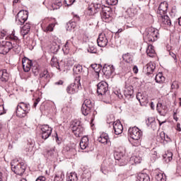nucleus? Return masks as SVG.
I'll return each instance as SVG.
<instances>
[{
  "instance_id": "nucleus-19",
  "label": "nucleus",
  "mask_w": 181,
  "mask_h": 181,
  "mask_svg": "<svg viewBox=\"0 0 181 181\" xmlns=\"http://www.w3.org/2000/svg\"><path fill=\"white\" fill-rule=\"evenodd\" d=\"M144 69L147 74H152L155 69H156V66H155L153 62H149L144 66Z\"/></svg>"
},
{
  "instance_id": "nucleus-45",
  "label": "nucleus",
  "mask_w": 181,
  "mask_h": 181,
  "mask_svg": "<svg viewBox=\"0 0 181 181\" xmlns=\"http://www.w3.org/2000/svg\"><path fill=\"white\" fill-rule=\"evenodd\" d=\"M109 5H117L118 4V0H107Z\"/></svg>"
},
{
  "instance_id": "nucleus-48",
  "label": "nucleus",
  "mask_w": 181,
  "mask_h": 181,
  "mask_svg": "<svg viewBox=\"0 0 181 181\" xmlns=\"http://www.w3.org/2000/svg\"><path fill=\"white\" fill-rule=\"evenodd\" d=\"M47 154L49 155L50 156H52V155H53V153H54V149H50V150H47Z\"/></svg>"
},
{
  "instance_id": "nucleus-52",
  "label": "nucleus",
  "mask_w": 181,
  "mask_h": 181,
  "mask_svg": "<svg viewBox=\"0 0 181 181\" xmlns=\"http://www.w3.org/2000/svg\"><path fill=\"white\" fill-rule=\"evenodd\" d=\"M63 84V81H59L55 82V86H62Z\"/></svg>"
},
{
  "instance_id": "nucleus-10",
  "label": "nucleus",
  "mask_w": 181,
  "mask_h": 181,
  "mask_svg": "<svg viewBox=\"0 0 181 181\" xmlns=\"http://www.w3.org/2000/svg\"><path fill=\"white\" fill-rule=\"evenodd\" d=\"M102 13H100L102 20L103 22H110L112 20V11L110 8H107V10H104V8L101 10Z\"/></svg>"
},
{
  "instance_id": "nucleus-59",
  "label": "nucleus",
  "mask_w": 181,
  "mask_h": 181,
  "mask_svg": "<svg viewBox=\"0 0 181 181\" xmlns=\"http://www.w3.org/2000/svg\"><path fill=\"white\" fill-rule=\"evenodd\" d=\"M165 122H166V120L163 121V122H160V120H158V124H159L160 127V125H162V124H165Z\"/></svg>"
},
{
  "instance_id": "nucleus-37",
  "label": "nucleus",
  "mask_w": 181,
  "mask_h": 181,
  "mask_svg": "<svg viewBox=\"0 0 181 181\" xmlns=\"http://www.w3.org/2000/svg\"><path fill=\"white\" fill-rule=\"evenodd\" d=\"M64 177V175L63 173L56 174L54 178V181H63Z\"/></svg>"
},
{
  "instance_id": "nucleus-25",
  "label": "nucleus",
  "mask_w": 181,
  "mask_h": 181,
  "mask_svg": "<svg viewBox=\"0 0 181 181\" xmlns=\"http://www.w3.org/2000/svg\"><path fill=\"white\" fill-rule=\"evenodd\" d=\"M18 107H21V109L25 111V112L28 113L29 111H30V105H29V103H25L23 102H21L20 103H18V105H17Z\"/></svg>"
},
{
  "instance_id": "nucleus-55",
  "label": "nucleus",
  "mask_w": 181,
  "mask_h": 181,
  "mask_svg": "<svg viewBox=\"0 0 181 181\" xmlns=\"http://www.w3.org/2000/svg\"><path fill=\"white\" fill-rule=\"evenodd\" d=\"M69 4H68V6H70V5H73V4H74L75 1L76 0H68Z\"/></svg>"
},
{
  "instance_id": "nucleus-54",
  "label": "nucleus",
  "mask_w": 181,
  "mask_h": 181,
  "mask_svg": "<svg viewBox=\"0 0 181 181\" xmlns=\"http://www.w3.org/2000/svg\"><path fill=\"white\" fill-rule=\"evenodd\" d=\"M170 56L173 57V59H176V54L170 52Z\"/></svg>"
},
{
  "instance_id": "nucleus-24",
  "label": "nucleus",
  "mask_w": 181,
  "mask_h": 181,
  "mask_svg": "<svg viewBox=\"0 0 181 181\" xmlns=\"http://www.w3.org/2000/svg\"><path fill=\"white\" fill-rule=\"evenodd\" d=\"M136 99L138 100V101H139L140 104H142V103H148V97H146L141 92H139L137 93Z\"/></svg>"
},
{
  "instance_id": "nucleus-40",
  "label": "nucleus",
  "mask_w": 181,
  "mask_h": 181,
  "mask_svg": "<svg viewBox=\"0 0 181 181\" xmlns=\"http://www.w3.org/2000/svg\"><path fill=\"white\" fill-rule=\"evenodd\" d=\"M50 135H52V132H50V131H48L47 132H42V139H47V138H49V136H50Z\"/></svg>"
},
{
  "instance_id": "nucleus-32",
  "label": "nucleus",
  "mask_w": 181,
  "mask_h": 181,
  "mask_svg": "<svg viewBox=\"0 0 181 181\" xmlns=\"http://www.w3.org/2000/svg\"><path fill=\"white\" fill-rule=\"evenodd\" d=\"M146 53L150 57H152L153 54H155V49H153V45H150L148 46Z\"/></svg>"
},
{
  "instance_id": "nucleus-28",
  "label": "nucleus",
  "mask_w": 181,
  "mask_h": 181,
  "mask_svg": "<svg viewBox=\"0 0 181 181\" xmlns=\"http://www.w3.org/2000/svg\"><path fill=\"white\" fill-rule=\"evenodd\" d=\"M146 124L148 125V127H149V125H151V127L153 128V129H156V122H155V118H148L146 121Z\"/></svg>"
},
{
  "instance_id": "nucleus-46",
  "label": "nucleus",
  "mask_w": 181,
  "mask_h": 181,
  "mask_svg": "<svg viewBox=\"0 0 181 181\" xmlns=\"http://www.w3.org/2000/svg\"><path fill=\"white\" fill-rule=\"evenodd\" d=\"M39 103H40V98H37L35 102H34V104H33V107L34 108H36V107L37 106V104H39Z\"/></svg>"
},
{
  "instance_id": "nucleus-17",
  "label": "nucleus",
  "mask_w": 181,
  "mask_h": 181,
  "mask_svg": "<svg viewBox=\"0 0 181 181\" xmlns=\"http://www.w3.org/2000/svg\"><path fill=\"white\" fill-rule=\"evenodd\" d=\"M114 71H115V69H114V66L112 65L105 64L103 68V73L106 76H111Z\"/></svg>"
},
{
  "instance_id": "nucleus-61",
  "label": "nucleus",
  "mask_w": 181,
  "mask_h": 181,
  "mask_svg": "<svg viewBox=\"0 0 181 181\" xmlns=\"http://www.w3.org/2000/svg\"><path fill=\"white\" fill-rule=\"evenodd\" d=\"M57 8H60V6H62V3L61 2H58L57 4Z\"/></svg>"
},
{
  "instance_id": "nucleus-13",
  "label": "nucleus",
  "mask_w": 181,
  "mask_h": 181,
  "mask_svg": "<svg viewBox=\"0 0 181 181\" xmlns=\"http://www.w3.org/2000/svg\"><path fill=\"white\" fill-rule=\"evenodd\" d=\"M98 46L100 47H105L107 45H108V40L107 39V37H105V35L100 34L98 36V38L97 40Z\"/></svg>"
},
{
  "instance_id": "nucleus-29",
  "label": "nucleus",
  "mask_w": 181,
  "mask_h": 181,
  "mask_svg": "<svg viewBox=\"0 0 181 181\" xmlns=\"http://www.w3.org/2000/svg\"><path fill=\"white\" fill-rule=\"evenodd\" d=\"M91 108H93V107H90L86 106V105H82V107H81L82 114L83 115H85V117L88 115V114L91 112Z\"/></svg>"
},
{
  "instance_id": "nucleus-58",
  "label": "nucleus",
  "mask_w": 181,
  "mask_h": 181,
  "mask_svg": "<svg viewBox=\"0 0 181 181\" xmlns=\"http://www.w3.org/2000/svg\"><path fill=\"white\" fill-rule=\"evenodd\" d=\"M177 131H179V132L181 131L180 124H179V123L177 124Z\"/></svg>"
},
{
  "instance_id": "nucleus-60",
  "label": "nucleus",
  "mask_w": 181,
  "mask_h": 181,
  "mask_svg": "<svg viewBox=\"0 0 181 181\" xmlns=\"http://www.w3.org/2000/svg\"><path fill=\"white\" fill-rule=\"evenodd\" d=\"M151 110H153L155 108V105H153V102L151 103Z\"/></svg>"
},
{
  "instance_id": "nucleus-23",
  "label": "nucleus",
  "mask_w": 181,
  "mask_h": 181,
  "mask_svg": "<svg viewBox=\"0 0 181 181\" xmlns=\"http://www.w3.org/2000/svg\"><path fill=\"white\" fill-rule=\"evenodd\" d=\"M88 142H89L88 137H87L86 136H83L81 139V142L79 144V145L81 146V149H86L87 146H88Z\"/></svg>"
},
{
  "instance_id": "nucleus-26",
  "label": "nucleus",
  "mask_w": 181,
  "mask_h": 181,
  "mask_svg": "<svg viewBox=\"0 0 181 181\" xmlns=\"http://www.w3.org/2000/svg\"><path fill=\"white\" fill-rule=\"evenodd\" d=\"M98 142L100 144H108V134L106 133L102 134L100 137L98 138Z\"/></svg>"
},
{
  "instance_id": "nucleus-8",
  "label": "nucleus",
  "mask_w": 181,
  "mask_h": 181,
  "mask_svg": "<svg viewBox=\"0 0 181 181\" xmlns=\"http://www.w3.org/2000/svg\"><path fill=\"white\" fill-rule=\"evenodd\" d=\"M97 93L98 95H105L108 93V83L105 81H101L97 85Z\"/></svg>"
},
{
  "instance_id": "nucleus-62",
  "label": "nucleus",
  "mask_w": 181,
  "mask_h": 181,
  "mask_svg": "<svg viewBox=\"0 0 181 181\" xmlns=\"http://www.w3.org/2000/svg\"><path fill=\"white\" fill-rule=\"evenodd\" d=\"M21 2V0H13V4H18Z\"/></svg>"
},
{
  "instance_id": "nucleus-16",
  "label": "nucleus",
  "mask_w": 181,
  "mask_h": 181,
  "mask_svg": "<svg viewBox=\"0 0 181 181\" xmlns=\"http://www.w3.org/2000/svg\"><path fill=\"white\" fill-rule=\"evenodd\" d=\"M22 63L24 71H25V73L30 71V67H32V61L25 57L23 59Z\"/></svg>"
},
{
  "instance_id": "nucleus-15",
  "label": "nucleus",
  "mask_w": 181,
  "mask_h": 181,
  "mask_svg": "<svg viewBox=\"0 0 181 181\" xmlns=\"http://www.w3.org/2000/svg\"><path fill=\"white\" fill-rule=\"evenodd\" d=\"M113 129L115 131V135H121L122 131H124V127L121 124V122L117 121L113 123Z\"/></svg>"
},
{
  "instance_id": "nucleus-36",
  "label": "nucleus",
  "mask_w": 181,
  "mask_h": 181,
  "mask_svg": "<svg viewBox=\"0 0 181 181\" xmlns=\"http://www.w3.org/2000/svg\"><path fill=\"white\" fill-rule=\"evenodd\" d=\"M160 108H162V103H158L157 104V111H158V112H159V114L160 115H163V117H165V115H166V112L165 110H160Z\"/></svg>"
},
{
  "instance_id": "nucleus-51",
  "label": "nucleus",
  "mask_w": 181,
  "mask_h": 181,
  "mask_svg": "<svg viewBox=\"0 0 181 181\" xmlns=\"http://www.w3.org/2000/svg\"><path fill=\"white\" fill-rule=\"evenodd\" d=\"M52 8L53 11H54L55 9H59V8H58V7H57V6L56 4H53L52 5Z\"/></svg>"
},
{
  "instance_id": "nucleus-56",
  "label": "nucleus",
  "mask_w": 181,
  "mask_h": 181,
  "mask_svg": "<svg viewBox=\"0 0 181 181\" xmlns=\"http://www.w3.org/2000/svg\"><path fill=\"white\" fill-rule=\"evenodd\" d=\"M115 159H116V160H119V159H121V157H118V153L115 154Z\"/></svg>"
},
{
  "instance_id": "nucleus-50",
  "label": "nucleus",
  "mask_w": 181,
  "mask_h": 181,
  "mask_svg": "<svg viewBox=\"0 0 181 181\" xmlns=\"http://www.w3.org/2000/svg\"><path fill=\"white\" fill-rule=\"evenodd\" d=\"M1 37H5V36H6V32L5 31V30L1 31Z\"/></svg>"
},
{
  "instance_id": "nucleus-44",
  "label": "nucleus",
  "mask_w": 181,
  "mask_h": 181,
  "mask_svg": "<svg viewBox=\"0 0 181 181\" xmlns=\"http://www.w3.org/2000/svg\"><path fill=\"white\" fill-rule=\"evenodd\" d=\"M4 114H6V110L4 105H0V115H4Z\"/></svg>"
},
{
  "instance_id": "nucleus-2",
  "label": "nucleus",
  "mask_w": 181,
  "mask_h": 181,
  "mask_svg": "<svg viewBox=\"0 0 181 181\" xmlns=\"http://www.w3.org/2000/svg\"><path fill=\"white\" fill-rule=\"evenodd\" d=\"M80 80H81V76H76L75 78L74 83H71V85H69L67 87L66 91L69 94H74V93H77V91L78 90V88L81 86Z\"/></svg>"
},
{
  "instance_id": "nucleus-49",
  "label": "nucleus",
  "mask_w": 181,
  "mask_h": 181,
  "mask_svg": "<svg viewBox=\"0 0 181 181\" xmlns=\"http://www.w3.org/2000/svg\"><path fill=\"white\" fill-rule=\"evenodd\" d=\"M46 178L43 176L39 177L35 181H45Z\"/></svg>"
},
{
  "instance_id": "nucleus-1",
  "label": "nucleus",
  "mask_w": 181,
  "mask_h": 181,
  "mask_svg": "<svg viewBox=\"0 0 181 181\" xmlns=\"http://www.w3.org/2000/svg\"><path fill=\"white\" fill-rule=\"evenodd\" d=\"M159 31L153 28H148L144 33V39L146 42H155L158 40Z\"/></svg>"
},
{
  "instance_id": "nucleus-7",
  "label": "nucleus",
  "mask_w": 181,
  "mask_h": 181,
  "mask_svg": "<svg viewBox=\"0 0 181 181\" xmlns=\"http://www.w3.org/2000/svg\"><path fill=\"white\" fill-rule=\"evenodd\" d=\"M11 170L16 175H18V176H22L23 173H25V170H26V165L24 163H20L17 165H13L11 164Z\"/></svg>"
},
{
  "instance_id": "nucleus-53",
  "label": "nucleus",
  "mask_w": 181,
  "mask_h": 181,
  "mask_svg": "<svg viewBox=\"0 0 181 181\" xmlns=\"http://www.w3.org/2000/svg\"><path fill=\"white\" fill-rule=\"evenodd\" d=\"M133 71H134V73H135L136 74V73H138V66H134L133 67Z\"/></svg>"
},
{
  "instance_id": "nucleus-41",
  "label": "nucleus",
  "mask_w": 181,
  "mask_h": 181,
  "mask_svg": "<svg viewBox=\"0 0 181 181\" xmlns=\"http://www.w3.org/2000/svg\"><path fill=\"white\" fill-rule=\"evenodd\" d=\"M55 24L51 23L46 28L45 32H53V28H54Z\"/></svg>"
},
{
  "instance_id": "nucleus-42",
  "label": "nucleus",
  "mask_w": 181,
  "mask_h": 181,
  "mask_svg": "<svg viewBox=\"0 0 181 181\" xmlns=\"http://www.w3.org/2000/svg\"><path fill=\"white\" fill-rule=\"evenodd\" d=\"M173 154L172 153V152H168V153L165 154V156H164V158L168 159V162H170L173 159Z\"/></svg>"
},
{
  "instance_id": "nucleus-38",
  "label": "nucleus",
  "mask_w": 181,
  "mask_h": 181,
  "mask_svg": "<svg viewBox=\"0 0 181 181\" xmlns=\"http://www.w3.org/2000/svg\"><path fill=\"white\" fill-rule=\"evenodd\" d=\"M41 131H42V132H47L49 131H50V132H52V127H49V125H47V124H44L41 127Z\"/></svg>"
},
{
  "instance_id": "nucleus-35",
  "label": "nucleus",
  "mask_w": 181,
  "mask_h": 181,
  "mask_svg": "<svg viewBox=\"0 0 181 181\" xmlns=\"http://www.w3.org/2000/svg\"><path fill=\"white\" fill-rule=\"evenodd\" d=\"M51 66L52 67H56L57 69H59L60 67L59 66V62L57 61V58L56 57H52L51 59Z\"/></svg>"
},
{
  "instance_id": "nucleus-22",
  "label": "nucleus",
  "mask_w": 181,
  "mask_h": 181,
  "mask_svg": "<svg viewBox=\"0 0 181 181\" xmlns=\"http://www.w3.org/2000/svg\"><path fill=\"white\" fill-rule=\"evenodd\" d=\"M124 94L127 98H131L132 95H134V88L132 86H128L127 88H125Z\"/></svg>"
},
{
  "instance_id": "nucleus-43",
  "label": "nucleus",
  "mask_w": 181,
  "mask_h": 181,
  "mask_svg": "<svg viewBox=\"0 0 181 181\" xmlns=\"http://www.w3.org/2000/svg\"><path fill=\"white\" fill-rule=\"evenodd\" d=\"M156 180L158 181H163V174H158L156 177Z\"/></svg>"
},
{
  "instance_id": "nucleus-30",
  "label": "nucleus",
  "mask_w": 181,
  "mask_h": 181,
  "mask_svg": "<svg viewBox=\"0 0 181 181\" xmlns=\"http://www.w3.org/2000/svg\"><path fill=\"white\" fill-rule=\"evenodd\" d=\"M138 180L139 181H151V178H149V175H148V174L141 173L139 175Z\"/></svg>"
},
{
  "instance_id": "nucleus-18",
  "label": "nucleus",
  "mask_w": 181,
  "mask_h": 181,
  "mask_svg": "<svg viewBox=\"0 0 181 181\" xmlns=\"http://www.w3.org/2000/svg\"><path fill=\"white\" fill-rule=\"evenodd\" d=\"M0 79L4 83L9 80V74L6 69L0 70Z\"/></svg>"
},
{
  "instance_id": "nucleus-4",
  "label": "nucleus",
  "mask_w": 181,
  "mask_h": 181,
  "mask_svg": "<svg viewBox=\"0 0 181 181\" xmlns=\"http://www.w3.org/2000/svg\"><path fill=\"white\" fill-rule=\"evenodd\" d=\"M129 134H130L132 139H134V141L141 139V137L142 136V131L136 127H130L129 129Z\"/></svg>"
},
{
  "instance_id": "nucleus-14",
  "label": "nucleus",
  "mask_w": 181,
  "mask_h": 181,
  "mask_svg": "<svg viewBox=\"0 0 181 181\" xmlns=\"http://www.w3.org/2000/svg\"><path fill=\"white\" fill-rule=\"evenodd\" d=\"M40 83H42V81H44L45 84H47L50 81V74L47 70H45L40 74Z\"/></svg>"
},
{
  "instance_id": "nucleus-47",
  "label": "nucleus",
  "mask_w": 181,
  "mask_h": 181,
  "mask_svg": "<svg viewBox=\"0 0 181 181\" xmlns=\"http://www.w3.org/2000/svg\"><path fill=\"white\" fill-rule=\"evenodd\" d=\"M168 7H165V9L162 8V4L159 6L158 9L159 11H163V13H166V11H168Z\"/></svg>"
},
{
  "instance_id": "nucleus-31",
  "label": "nucleus",
  "mask_w": 181,
  "mask_h": 181,
  "mask_svg": "<svg viewBox=\"0 0 181 181\" xmlns=\"http://www.w3.org/2000/svg\"><path fill=\"white\" fill-rule=\"evenodd\" d=\"M73 71L75 74H80L83 71V66L80 64L74 65Z\"/></svg>"
},
{
  "instance_id": "nucleus-12",
  "label": "nucleus",
  "mask_w": 181,
  "mask_h": 181,
  "mask_svg": "<svg viewBox=\"0 0 181 181\" xmlns=\"http://www.w3.org/2000/svg\"><path fill=\"white\" fill-rule=\"evenodd\" d=\"M123 60L126 62V66L123 67V70L126 72H129V70H131V66H129V62L132 60V57H131V54L129 53L124 54L122 56Z\"/></svg>"
},
{
  "instance_id": "nucleus-64",
  "label": "nucleus",
  "mask_w": 181,
  "mask_h": 181,
  "mask_svg": "<svg viewBox=\"0 0 181 181\" xmlns=\"http://www.w3.org/2000/svg\"><path fill=\"white\" fill-rule=\"evenodd\" d=\"M0 180H2V173L0 172Z\"/></svg>"
},
{
  "instance_id": "nucleus-39",
  "label": "nucleus",
  "mask_w": 181,
  "mask_h": 181,
  "mask_svg": "<svg viewBox=\"0 0 181 181\" xmlns=\"http://www.w3.org/2000/svg\"><path fill=\"white\" fill-rule=\"evenodd\" d=\"M82 105H85V107H89V108H93V103L90 99H86Z\"/></svg>"
},
{
  "instance_id": "nucleus-3",
  "label": "nucleus",
  "mask_w": 181,
  "mask_h": 181,
  "mask_svg": "<svg viewBox=\"0 0 181 181\" xmlns=\"http://www.w3.org/2000/svg\"><path fill=\"white\" fill-rule=\"evenodd\" d=\"M103 5L101 4L98 3H92L88 5V15L90 16H93V15H95V13H98V12H100L103 9Z\"/></svg>"
},
{
  "instance_id": "nucleus-20",
  "label": "nucleus",
  "mask_w": 181,
  "mask_h": 181,
  "mask_svg": "<svg viewBox=\"0 0 181 181\" xmlns=\"http://www.w3.org/2000/svg\"><path fill=\"white\" fill-rule=\"evenodd\" d=\"M30 32V24L29 23H26L24 26H23L21 30V33L24 38H25V36H26V35H29Z\"/></svg>"
},
{
  "instance_id": "nucleus-21",
  "label": "nucleus",
  "mask_w": 181,
  "mask_h": 181,
  "mask_svg": "<svg viewBox=\"0 0 181 181\" xmlns=\"http://www.w3.org/2000/svg\"><path fill=\"white\" fill-rule=\"evenodd\" d=\"M16 115L18 117V118H25V117L28 115V112H25V110L22 109V107H20L17 106Z\"/></svg>"
},
{
  "instance_id": "nucleus-5",
  "label": "nucleus",
  "mask_w": 181,
  "mask_h": 181,
  "mask_svg": "<svg viewBox=\"0 0 181 181\" xmlns=\"http://www.w3.org/2000/svg\"><path fill=\"white\" fill-rule=\"evenodd\" d=\"M11 49V41H2L1 42H0V54H7Z\"/></svg>"
},
{
  "instance_id": "nucleus-33",
  "label": "nucleus",
  "mask_w": 181,
  "mask_h": 181,
  "mask_svg": "<svg viewBox=\"0 0 181 181\" xmlns=\"http://www.w3.org/2000/svg\"><path fill=\"white\" fill-rule=\"evenodd\" d=\"M78 178L77 177V174L76 173H71L67 177V181H77Z\"/></svg>"
},
{
  "instance_id": "nucleus-27",
  "label": "nucleus",
  "mask_w": 181,
  "mask_h": 181,
  "mask_svg": "<svg viewBox=\"0 0 181 181\" xmlns=\"http://www.w3.org/2000/svg\"><path fill=\"white\" fill-rule=\"evenodd\" d=\"M161 22L163 25H167V26H170L172 25V21L168 16H164L161 18Z\"/></svg>"
},
{
  "instance_id": "nucleus-11",
  "label": "nucleus",
  "mask_w": 181,
  "mask_h": 181,
  "mask_svg": "<svg viewBox=\"0 0 181 181\" xmlns=\"http://www.w3.org/2000/svg\"><path fill=\"white\" fill-rule=\"evenodd\" d=\"M9 39H11V40H13L12 42V48L13 52H15L16 53H18L19 52H21V46H19L16 42V40H18V37L16 35H15V33L13 32L12 34L8 37Z\"/></svg>"
},
{
  "instance_id": "nucleus-9",
  "label": "nucleus",
  "mask_w": 181,
  "mask_h": 181,
  "mask_svg": "<svg viewBox=\"0 0 181 181\" xmlns=\"http://www.w3.org/2000/svg\"><path fill=\"white\" fill-rule=\"evenodd\" d=\"M71 129L73 134H74L75 136L77 137L81 136V134L84 132V128L80 125V122H76L72 124Z\"/></svg>"
},
{
  "instance_id": "nucleus-34",
  "label": "nucleus",
  "mask_w": 181,
  "mask_h": 181,
  "mask_svg": "<svg viewBox=\"0 0 181 181\" xmlns=\"http://www.w3.org/2000/svg\"><path fill=\"white\" fill-rule=\"evenodd\" d=\"M155 80L156 83H163V81H165V77L162 74L159 73L156 75Z\"/></svg>"
},
{
  "instance_id": "nucleus-6",
  "label": "nucleus",
  "mask_w": 181,
  "mask_h": 181,
  "mask_svg": "<svg viewBox=\"0 0 181 181\" xmlns=\"http://www.w3.org/2000/svg\"><path fill=\"white\" fill-rule=\"evenodd\" d=\"M28 13L26 11H21L16 16V22L17 25H23L28 21Z\"/></svg>"
},
{
  "instance_id": "nucleus-57",
  "label": "nucleus",
  "mask_w": 181,
  "mask_h": 181,
  "mask_svg": "<svg viewBox=\"0 0 181 181\" xmlns=\"http://www.w3.org/2000/svg\"><path fill=\"white\" fill-rule=\"evenodd\" d=\"M88 52H89V53H94V48H88Z\"/></svg>"
},
{
  "instance_id": "nucleus-63",
  "label": "nucleus",
  "mask_w": 181,
  "mask_h": 181,
  "mask_svg": "<svg viewBox=\"0 0 181 181\" xmlns=\"http://www.w3.org/2000/svg\"><path fill=\"white\" fill-rule=\"evenodd\" d=\"M91 67L93 68L94 70H95V67H97V65L95 64H92Z\"/></svg>"
}]
</instances>
